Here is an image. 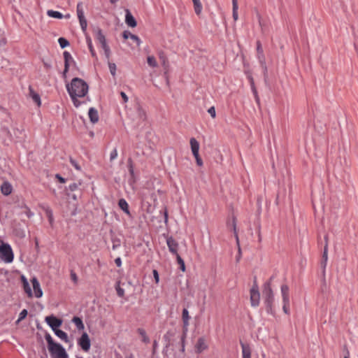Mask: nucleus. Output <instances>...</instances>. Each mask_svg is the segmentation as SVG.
I'll return each mask as SVG.
<instances>
[{"label": "nucleus", "instance_id": "f257e3e1", "mask_svg": "<svg viewBox=\"0 0 358 358\" xmlns=\"http://www.w3.org/2000/svg\"><path fill=\"white\" fill-rule=\"evenodd\" d=\"M67 91L73 101V105L78 107L80 102L78 98L84 97L88 92V85L80 78H73L70 84L66 85Z\"/></svg>", "mask_w": 358, "mask_h": 358}, {"label": "nucleus", "instance_id": "f03ea898", "mask_svg": "<svg viewBox=\"0 0 358 358\" xmlns=\"http://www.w3.org/2000/svg\"><path fill=\"white\" fill-rule=\"evenodd\" d=\"M20 280L22 284L23 289L28 297L31 298L34 296L36 298H41L43 296V293L41 289L40 283L36 277L32 278L31 280V282L33 287V292L30 287L27 278L24 275L20 276Z\"/></svg>", "mask_w": 358, "mask_h": 358}, {"label": "nucleus", "instance_id": "7ed1b4c3", "mask_svg": "<svg viewBox=\"0 0 358 358\" xmlns=\"http://www.w3.org/2000/svg\"><path fill=\"white\" fill-rule=\"evenodd\" d=\"M45 340L52 358H67L64 348L60 344L55 343L50 334L45 335Z\"/></svg>", "mask_w": 358, "mask_h": 358}, {"label": "nucleus", "instance_id": "20e7f679", "mask_svg": "<svg viewBox=\"0 0 358 358\" xmlns=\"http://www.w3.org/2000/svg\"><path fill=\"white\" fill-rule=\"evenodd\" d=\"M0 257L1 260L6 264L13 262L14 259V254L10 245L2 241H0Z\"/></svg>", "mask_w": 358, "mask_h": 358}, {"label": "nucleus", "instance_id": "39448f33", "mask_svg": "<svg viewBox=\"0 0 358 358\" xmlns=\"http://www.w3.org/2000/svg\"><path fill=\"white\" fill-rule=\"evenodd\" d=\"M281 295L282 299V310L285 314H289V289L288 285H282L281 286Z\"/></svg>", "mask_w": 358, "mask_h": 358}, {"label": "nucleus", "instance_id": "423d86ee", "mask_svg": "<svg viewBox=\"0 0 358 358\" xmlns=\"http://www.w3.org/2000/svg\"><path fill=\"white\" fill-rule=\"evenodd\" d=\"M263 296L266 306L271 308L274 301V296L269 282H267L264 285Z\"/></svg>", "mask_w": 358, "mask_h": 358}, {"label": "nucleus", "instance_id": "0eeeda50", "mask_svg": "<svg viewBox=\"0 0 358 358\" xmlns=\"http://www.w3.org/2000/svg\"><path fill=\"white\" fill-rule=\"evenodd\" d=\"M76 13L80 27L83 31L85 33L87 27V22L84 15L83 4L82 2L78 3L76 6Z\"/></svg>", "mask_w": 358, "mask_h": 358}, {"label": "nucleus", "instance_id": "6e6552de", "mask_svg": "<svg viewBox=\"0 0 358 358\" xmlns=\"http://www.w3.org/2000/svg\"><path fill=\"white\" fill-rule=\"evenodd\" d=\"M250 302L251 305L253 307H257L259 304L260 301V294L259 292L258 286L256 283H255L250 289Z\"/></svg>", "mask_w": 358, "mask_h": 358}, {"label": "nucleus", "instance_id": "1a4fd4ad", "mask_svg": "<svg viewBox=\"0 0 358 358\" xmlns=\"http://www.w3.org/2000/svg\"><path fill=\"white\" fill-rule=\"evenodd\" d=\"M79 346L85 351L87 352L89 351L90 348V340L89 338L88 334L86 332H84L81 337L79 338L78 342Z\"/></svg>", "mask_w": 358, "mask_h": 358}, {"label": "nucleus", "instance_id": "9d476101", "mask_svg": "<svg viewBox=\"0 0 358 358\" xmlns=\"http://www.w3.org/2000/svg\"><path fill=\"white\" fill-rule=\"evenodd\" d=\"M47 324L52 328V331L57 330L62 324V320L53 315L47 316L45 319Z\"/></svg>", "mask_w": 358, "mask_h": 358}, {"label": "nucleus", "instance_id": "9b49d317", "mask_svg": "<svg viewBox=\"0 0 358 358\" xmlns=\"http://www.w3.org/2000/svg\"><path fill=\"white\" fill-rule=\"evenodd\" d=\"M195 352L197 354H200L208 348V343L204 337H200L198 338L195 346Z\"/></svg>", "mask_w": 358, "mask_h": 358}, {"label": "nucleus", "instance_id": "f8f14e48", "mask_svg": "<svg viewBox=\"0 0 358 358\" xmlns=\"http://www.w3.org/2000/svg\"><path fill=\"white\" fill-rule=\"evenodd\" d=\"M166 243H167L169 251L172 254L177 256V255H178V243L172 237L167 238Z\"/></svg>", "mask_w": 358, "mask_h": 358}, {"label": "nucleus", "instance_id": "ddd939ff", "mask_svg": "<svg viewBox=\"0 0 358 358\" xmlns=\"http://www.w3.org/2000/svg\"><path fill=\"white\" fill-rule=\"evenodd\" d=\"M64 70L63 72L64 78L66 77V73L69 71V65L71 62H73V59L71 54L69 52L65 51L64 52Z\"/></svg>", "mask_w": 358, "mask_h": 358}, {"label": "nucleus", "instance_id": "4468645a", "mask_svg": "<svg viewBox=\"0 0 358 358\" xmlns=\"http://www.w3.org/2000/svg\"><path fill=\"white\" fill-rule=\"evenodd\" d=\"M93 34L95 39L101 44V45L106 43L105 36L103 34L100 28L96 27L93 29Z\"/></svg>", "mask_w": 358, "mask_h": 358}, {"label": "nucleus", "instance_id": "2eb2a0df", "mask_svg": "<svg viewBox=\"0 0 358 358\" xmlns=\"http://www.w3.org/2000/svg\"><path fill=\"white\" fill-rule=\"evenodd\" d=\"M29 95L32 99V100L37 104L38 106H41V97L39 94L36 93L31 86L29 87Z\"/></svg>", "mask_w": 358, "mask_h": 358}, {"label": "nucleus", "instance_id": "dca6fc26", "mask_svg": "<svg viewBox=\"0 0 358 358\" xmlns=\"http://www.w3.org/2000/svg\"><path fill=\"white\" fill-rule=\"evenodd\" d=\"M189 144L193 155H199V143L194 138H191L189 140Z\"/></svg>", "mask_w": 358, "mask_h": 358}, {"label": "nucleus", "instance_id": "f3484780", "mask_svg": "<svg viewBox=\"0 0 358 358\" xmlns=\"http://www.w3.org/2000/svg\"><path fill=\"white\" fill-rule=\"evenodd\" d=\"M242 348V358H251V348L248 344L241 343Z\"/></svg>", "mask_w": 358, "mask_h": 358}, {"label": "nucleus", "instance_id": "a211bd4d", "mask_svg": "<svg viewBox=\"0 0 358 358\" xmlns=\"http://www.w3.org/2000/svg\"><path fill=\"white\" fill-rule=\"evenodd\" d=\"M125 22L127 24L131 27H135L136 26V21L129 10H126Z\"/></svg>", "mask_w": 358, "mask_h": 358}, {"label": "nucleus", "instance_id": "6ab92c4d", "mask_svg": "<svg viewBox=\"0 0 358 358\" xmlns=\"http://www.w3.org/2000/svg\"><path fill=\"white\" fill-rule=\"evenodd\" d=\"M13 190L11 185L8 182H4L1 186V191L3 195L8 196Z\"/></svg>", "mask_w": 358, "mask_h": 358}, {"label": "nucleus", "instance_id": "aec40b11", "mask_svg": "<svg viewBox=\"0 0 358 358\" xmlns=\"http://www.w3.org/2000/svg\"><path fill=\"white\" fill-rule=\"evenodd\" d=\"M90 121L92 123H96L99 120V115L97 110L94 108H90L88 112Z\"/></svg>", "mask_w": 358, "mask_h": 358}, {"label": "nucleus", "instance_id": "412c9836", "mask_svg": "<svg viewBox=\"0 0 358 358\" xmlns=\"http://www.w3.org/2000/svg\"><path fill=\"white\" fill-rule=\"evenodd\" d=\"M122 36L124 39L131 38L134 41L136 42L138 45H139L141 44V41L140 38L137 36L132 34L129 31H124L122 34Z\"/></svg>", "mask_w": 358, "mask_h": 358}, {"label": "nucleus", "instance_id": "4be33fe9", "mask_svg": "<svg viewBox=\"0 0 358 358\" xmlns=\"http://www.w3.org/2000/svg\"><path fill=\"white\" fill-rule=\"evenodd\" d=\"M119 207L128 215H130L129 204L124 199H120L118 202Z\"/></svg>", "mask_w": 358, "mask_h": 358}, {"label": "nucleus", "instance_id": "5701e85b", "mask_svg": "<svg viewBox=\"0 0 358 358\" xmlns=\"http://www.w3.org/2000/svg\"><path fill=\"white\" fill-rule=\"evenodd\" d=\"M137 332L140 335L142 342L146 344L150 343V338L148 336L145 329L139 328L138 329Z\"/></svg>", "mask_w": 358, "mask_h": 358}, {"label": "nucleus", "instance_id": "b1692460", "mask_svg": "<svg viewBox=\"0 0 358 358\" xmlns=\"http://www.w3.org/2000/svg\"><path fill=\"white\" fill-rule=\"evenodd\" d=\"M182 319L184 327L187 328L189 325V321L190 317L189 315V312L186 308H184L182 310Z\"/></svg>", "mask_w": 358, "mask_h": 358}, {"label": "nucleus", "instance_id": "393cba45", "mask_svg": "<svg viewBox=\"0 0 358 358\" xmlns=\"http://www.w3.org/2000/svg\"><path fill=\"white\" fill-rule=\"evenodd\" d=\"M54 332L56 334V336H58L60 339H62V341H64L66 343L69 342L68 336L66 332H64L59 329L54 331Z\"/></svg>", "mask_w": 358, "mask_h": 358}, {"label": "nucleus", "instance_id": "a878e982", "mask_svg": "<svg viewBox=\"0 0 358 358\" xmlns=\"http://www.w3.org/2000/svg\"><path fill=\"white\" fill-rule=\"evenodd\" d=\"M47 15L49 17H52V18L62 19L64 17V15H62V13H61L59 11H55L53 10H48L47 11Z\"/></svg>", "mask_w": 358, "mask_h": 358}, {"label": "nucleus", "instance_id": "bb28decb", "mask_svg": "<svg viewBox=\"0 0 358 358\" xmlns=\"http://www.w3.org/2000/svg\"><path fill=\"white\" fill-rule=\"evenodd\" d=\"M73 322L76 325L78 330H83L85 328L83 320L78 317H74L72 320Z\"/></svg>", "mask_w": 358, "mask_h": 358}, {"label": "nucleus", "instance_id": "cd10ccee", "mask_svg": "<svg viewBox=\"0 0 358 358\" xmlns=\"http://www.w3.org/2000/svg\"><path fill=\"white\" fill-rule=\"evenodd\" d=\"M194 11L196 15H200L202 10V5L200 0H192Z\"/></svg>", "mask_w": 358, "mask_h": 358}, {"label": "nucleus", "instance_id": "c85d7f7f", "mask_svg": "<svg viewBox=\"0 0 358 358\" xmlns=\"http://www.w3.org/2000/svg\"><path fill=\"white\" fill-rule=\"evenodd\" d=\"M147 63L152 68H155V67L157 66V62L156 60V58L153 55L148 56Z\"/></svg>", "mask_w": 358, "mask_h": 358}, {"label": "nucleus", "instance_id": "c756f323", "mask_svg": "<svg viewBox=\"0 0 358 358\" xmlns=\"http://www.w3.org/2000/svg\"><path fill=\"white\" fill-rule=\"evenodd\" d=\"M238 1L232 3V10H233L232 15H233V18L235 21H236L238 18Z\"/></svg>", "mask_w": 358, "mask_h": 358}, {"label": "nucleus", "instance_id": "7c9ffc66", "mask_svg": "<svg viewBox=\"0 0 358 358\" xmlns=\"http://www.w3.org/2000/svg\"><path fill=\"white\" fill-rule=\"evenodd\" d=\"M322 259H323V261L322 262V264L324 267V268L326 267V265H327V259H328V246H327V244L325 245L324 246V252H323V255H322Z\"/></svg>", "mask_w": 358, "mask_h": 358}, {"label": "nucleus", "instance_id": "2f4dec72", "mask_svg": "<svg viewBox=\"0 0 358 358\" xmlns=\"http://www.w3.org/2000/svg\"><path fill=\"white\" fill-rule=\"evenodd\" d=\"M101 48H103V51H104V54L106 57L107 59H109L110 56V48L109 46L108 45L107 43L101 45Z\"/></svg>", "mask_w": 358, "mask_h": 358}, {"label": "nucleus", "instance_id": "473e14b6", "mask_svg": "<svg viewBox=\"0 0 358 358\" xmlns=\"http://www.w3.org/2000/svg\"><path fill=\"white\" fill-rule=\"evenodd\" d=\"M115 289L117 294L120 297H123L124 296V289L120 286V282H117Z\"/></svg>", "mask_w": 358, "mask_h": 358}, {"label": "nucleus", "instance_id": "72a5a7b5", "mask_svg": "<svg viewBox=\"0 0 358 358\" xmlns=\"http://www.w3.org/2000/svg\"><path fill=\"white\" fill-rule=\"evenodd\" d=\"M250 83H251V87H252V90L253 94L255 95V100H256V101L257 103H259V98L258 96L257 92V90H256V88L255 87L254 81H253L252 78L250 79Z\"/></svg>", "mask_w": 358, "mask_h": 358}, {"label": "nucleus", "instance_id": "f704fd0d", "mask_svg": "<svg viewBox=\"0 0 358 358\" xmlns=\"http://www.w3.org/2000/svg\"><path fill=\"white\" fill-rule=\"evenodd\" d=\"M177 262L180 266V269L182 271H185V265L183 259L181 258V257L179 255H177L176 256Z\"/></svg>", "mask_w": 358, "mask_h": 358}, {"label": "nucleus", "instance_id": "c9c22d12", "mask_svg": "<svg viewBox=\"0 0 358 358\" xmlns=\"http://www.w3.org/2000/svg\"><path fill=\"white\" fill-rule=\"evenodd\" d=\"M58 42L62 48H64L69 45V41L66 39H65L64 38H59L58 39Z\"/></svg>", "mask_w": 358, "mask_h": 358}, {"label": "nucleus", "instance_id": "e433bc0d", "mask_svg": "<svg viewBox=\"0 0 358 358\" xmlns=\"http://www.w3.org/2000/svg\"><path fill=\"white\" fill-rule=\"evenodd\" d=\"M110 72L113 76L116 75V65L114 63L108 62Z\"/></svg>", "mask_w": 358, "mask_h": 358}, {"label": "nucleus", "instance_id": "4c0bfd02", "mask_svg": "<svg viewBox=\"0 0 358 358\" xmlns=\"http://www.w3.org/2000/svg\"><path fill=\"white\" fill-rule=\"evenodd\" d=\"M27 310L26 309H23L20 313L19 318H18L17 322H20V321L24 320L27 317Z\"/></svg>", "mask_w": 358, "mask_h": 358}, {"label": "nucleus", "instance_id": "58836bf2", "mask_svg": "<svg viewBox=\"0 0 358 358\" xmlns=\"http://www.w3.org/2000/svg\"><path fill=\"white\" fill-rule=\"evenodd\" d=\"M208 113L210 114V115L214 119L216 117V111L214 106H211L208 108Z\"/></svg>", "mask_w": 358, "mask_h": 358}, {"label": "nucleus", "instance_id": "ea45409f", "mask_svg": "<svg viewBox=\"0 0 358 358\" xmlns=\"http://www.w3.org/2000/svg\"><path fill=\"white\" fill-rule=\"evenodd\" d=\"M117 157V150L116 148L113 149L110 154V161L114 160Z\"/></svg>", "mask_w": 358, "mask_h": 358}, {"label": "nucleus", "instance_id": "a19ab883", "mask_svg": "<svg viewBox=\"0 0 358 358\" xmlns=\"http://www.w3.org/2000/svg\"><path fill=\"white\" fill-rule=\"evenodd\" d=\"M87 46H88V48H89V50H90V53H91L92 56L93 57L96 58V52H95V50H94V47H93L92 43V44H90V45H88Z\"/></svg>", "mask_w": 358, "mask_h": 358}, {"label": "nucleus", "instance_id": "79ce46f5", "mask_svg": "<svg viewBox=\"0 0 358 358\" xmlns=\"http://www.w3.org/2000/svg\"><path fill=\"white\" fill-rule=\"evenodd\" d=\"M78 186H79L78 184L73 182V183L69 185V189L72 192L76 191V189H78Z\"/></svg>", "mask_w": 358, "mask_h": 358}, {"label": "nucleus", "instance_id": "37998d69", "mask_svg": "<svg viewBox=\"0 0 358 358\" xmlns=\"http://www.w3.org/2000/svg\"><path fill=\"white\" fill-rule=\"evenodd\" d=\"M46 214H47V216L48 217L50 222L52 223L53 221V216H52V210L50 209H47Z\"/></svg>", "mask_w": 358, "mask_h": 358}, {"label": "nucleus", "instance_id": "c03bdc74", "mask_svg": "<svg viewBox=\"0 0 358 358\" xmlns=\"http://www.w3.org/2000/svg\"><path fill=\"white\" fill-rule=\"evenodd\" d=\"M152 273H153V276H154L155 282L157 284H158L159 282V276L158 271L157 270H153Z\"/></svg>", "mask_w": 358, "mask_h": 358}, {"label": "nucleus", "instance_id": "a18cd8bd", "mask_svg": "<svg viewBox=\"0 0 358 358\" xmlns=\"http://www.w3.org/2000/svg\"><path fill=\"white\" fill-rule=\"evenodd\" d=\"M194 157H195L197 165L199 166H201L203 165V161L201 159L199 154L196 155H194Z\"/></svg>", "mask_w": 358, "mask_h": 358}, {"label": "nucleus", "instance_id": "49530a36", "mask_svg": "<svg viewBox=\"0 0 358 358\" xmlns=\"http://www.w3.org/2000/svg\"><path fill=\"white\" fill-rule=\"evenodd\" d=\"M257 50L258 55H262L263 54V49L262 48L261 43L259 41H257Z\"/></svg>", "mask_w": 358, "mask_h": 358}, {"label": "nucleus", "instance_id": "de8ad7c7", "mask_svg": "<svg viewBox=\"0 0 358 358\" xmlns=\"http://www.w3.org/2000/svg\"><path fill=\"white\" fill-rule=\"evenodd\" d=\"M120 95H121V96H122V99H123L124 102V103L127 102V101H128V96H127V94H126L124 92H120Z\"/></svg>", "mask_w": 358, "mask_h": 358}, {"label": "nucleus", "instance_id": "09e8293b", "mask_svg": "<svg viewBox=\"0 0 358 358\" xmlns=\"http://www.w3.org/2000/svg\"><path fill=\"white\" fill-rule=\"evenodd\" d=\"M115 263L117 266L120 267L122 266V260L120 257H117L115 260Z\"/></svg>", "mask_w": 358, "mask_h": 358}, {"label": "nucleus", "instance_id": "8fccbe9b", "mask_svg": "<svg viewBox=\"0 0 358 358\" xmlns=\"http://www.w3.org/2000/svg\"><path fill=\"white\" fill-rule=\"evenodd\" d=\"M85 38H86V43H87V45L92 43V39L88 34H85Z\"/></svg>", "mask_w": 358, "mask_h": 358}, {"label": "nucleus", "instance_id": "3c124183", "mask_svg": "<svg viewBox=\"0 0 358 358\" xmlns=\"http://www.w3.org/2000/svg\"><path fill=\"white\" fill-rule=\"evenodd\" d=\"M56 178L58 179V180L62 182V183H64L65 182V179L64 178H62V176H60L59 174H57L56 175Z\"/></svg>", "mask_w": 358, "mask_h": 358}, {"label": "nucleus", "instance_id": "603ef678", "mask_svg": "<svg viewBox=\"0 0 358 358\" xmlns=\"http://www.w3.org/2000/svg\"><path fill=\"white\" fill-rule=\"evenodd\" d=\"M71 163L77 170L80 169V166L77 164V163L74 160L71 159Z\"/></svg>", "mask_w": 358, "mask_h": 358}, {"label": "nucleus", "instance_id": "864d4df0", "mask_svg": "<svg viewBox=\"0 0 358 358\" xmlns=\"http://www.w3.org/2000/svg\"><path fill=\"white\" fill-rule=\"evenodd\" d=\"M159 57L162 59V64L165 65L166 63V58L164 56H163L162 54H160Z\"/></svg>", "mask_w": 358, "mask_h": 358}, {"label": "nucleus", "instance_id": "5fc2aeb1", "mask_svg": "<svg viewBox=\"0 0 358 358\" xmlns=\"http://www.w3.org/2000/svg\"><path fill=\"white\" fill-rule=\"evenodd\" d=\"M159 57L162 59V64L165 65L166 63V58L164 56H163L162 54H160Z\"/></svg>", "mask_w": 358, "mask_h": 358}, {"label": "nucleus", "instance_id": "6e6d98bb", "mask_svg": "<svg viewBox=\"0 0 358 358\" xmlns=\"http://www.w3.org/2000/svg\"><path fill=\"white\" fill-rule=\"evenodd\" d=\"M120 245V241H113V249L115 250L116 249L117 247H118Z\"/></svg>", "mask_w": 358, "mask_h": 358}, {"label": "nucleus", "instance_id": "4d7b16f0", "mask_svg": "<svg viewBox=\"0 0 358 358\" xmlns=\"http://www.w3.org/2000/svg\"><path fill=\"white\" fill-rule=\"evenodd\" d=\"M71 279L74 281V282H76L77 281V275L75 273H72L71 274Z\"/></svg>", "mask_w": 358, "mask_h": 358}, {"label": "nucleus", "instance_id": "13d9d810", "mask_svg": "<svg viewBox=\"0 0 358 358\" xmlns=\"http://www.w3.org/2000/svg\"><path fill=\"white\" fill-rule=\"evenodd\" d=\"M164 222L166 223L168 222V212L166 210L164 211Z\"/></svg>", "mask_w": 358, "mask_h": 358}, {"label": "nucleus", "instance_id": "bf43d9fd", "mask_svg": "<svg viewBox=\"0 0 358 358\" xmlns=\"http://www.w3.org/2000/svg\"><path fill=\"white\" fill-rule=\"evenodd\" d=\"M71 15L70 14H67L64 16L65 18H70Z\"/></svg>", "mask_w": 358, "mask_h": 358}, {"label": "nucleus", "instance_id": "052dcab7", "mask_svg": "<svg viewBox=\"0 0 358 358\" xmlns=\"http://www.w3.org/2000/svg\"><path fill=\"white\" fill-rule=\"evenodd\" d=\"M129 171H130L131 174H133L134 171H133V169L131 167L130 168Z\"/></svg>", "mask_w": 358, "mask_h": 358}, {"label": "nucleus", "instance_id": "680f3d73", "mask_svg": "<svg viewBox=\"0 0 358 358\" xmlns=\"http://www.w3.org/2000/svg\"><path fill=\"white\" fill-rule=\"evenodd\" d=\"M72 197H73V199L74 200H76V199H77V197H76V196L75 194H73Z\"/></svg>", "mask_w": 358, "mask_h": 358}, {"label": "nucleus", "instance_id": "e2e57ef3", "mask_svg": "<svg viewBox=\"0 0 358 358\" xmlns=\"http://www.w3.org/2000/svg\"><path fill=\"white\" fill-rule=\"evenodd\" d=\"M156 346H157V342H156V341H155V342H154V346H153V347H154V350L155 349V347H156Z\"/></svg>", "mask_w": 358, "mask_h": 358}, {"label": "nucleus", "instance_id": "0e129e2a", "mask_svg": "<svg viewBox=\"0 0 358 358\" xmlns=\"http://www.w3.org/2000/svg\"><path fill=\"white\" fill-rule=\"evenodd\" d=\"M344 358H349V352L347 353V355L344 357Z\"/></svg>", "mask_w": 358, "mask_h": 358}, {"label": "nucleus", "instance_id": "69168bd1", "mask_svg": "<svg viewBox=\"0 0 358 358\" xmlns=\"http://www.w3.org/2000/svg\"><path fill=\"white\" fill-rule=\"evenodd\" d=\"M236 1H238V0H232V3L236 2Z\"/></svg>", "mask_w": 358, "mask_h": 358}, {"label": "nucleus", "instance_id": "338daca9", "mask_svg": "<svg viewBox=\"0 0 358 358\" xmlns=\"http://www.w3.org/2000/svg\"><path fill=\"white\" fill-rule=\"evenodd\" d=\"M78 358H83V357H78Z\"/></svg>", "mask_w": 358, "mask_h": 358}]
</instances>
